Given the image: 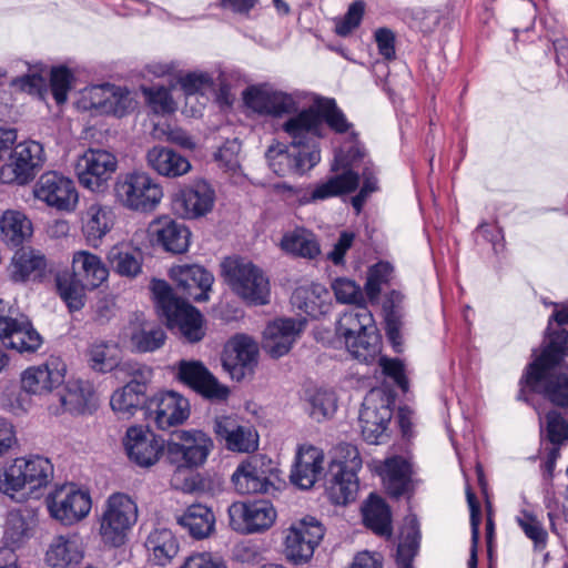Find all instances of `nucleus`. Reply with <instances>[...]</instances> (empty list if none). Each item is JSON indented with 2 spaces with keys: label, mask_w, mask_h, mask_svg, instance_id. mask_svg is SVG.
Listing matches in <instances>:
<instances>
[{
  "label": "nucleus",
  "mask_w": 568,
  "mask_h": 568,
  "mask_svg": "<svg viewBox=\"0 0 568 568\" xmlns=\"http://www.w3.org/2000/svg\"><path fill=\"white\" fill-rule=\"evenodd\" d=\"M555 307L548 320L546 336L548 344L526 368L519 384L518 398L525 399L527 390L544 394L554 404L568 406V376L554 377L551 371L568 357V332L566 329L551 331L552 322L559 326L568 325V301L550 303Z\"/></svg>",
  "instance_id": "1"
},
{
  "label": "nucleus",
  "mask_w": 568,
  "mask_h": 568,
  "mask_svg": "<svg viewBox=\"0 0 568 568\" xmlns=\"http://www.w3.org/2000/svg\"><path fill=\"white\" fill-rule=\"evenodd\" d=\"M214 447L212 438L200 429H183L166 444V458L175 467L171 485L175 489L190 493L196 480L192 470L203 466Z\"/></svg>",
  "instance_id": "2"
},
{
  "label": "nucleus",
  "mask_w": 568,
  "mask_h": 568,
  "mask_svg": "<svg viewBox=\"0 0 568 568\" xmlns=\"http://www.w3.org/2000/svg\"><path fill=\"white\" fill-rule=\"evenodd\" d=\"M336 332L355 359L371 363L379 355V334L373 314L366 305H358L343 313L337 322Z\"/></svg>",
  "instance_id": "3"
},
{
  "label": "nucleus",
  "mask_w": 568,
  "mask_h": 568,
  "mask_svg": "<svg viewBox=\"0 0 568 568\" xmlns=\"http://www.w3.org/2000/svg\"><path fill=\"white\" fill-rule=\"evenodd\" d=\"M364 159V150L352 133V140L335 153L331 165L333 172L339 170L343 172L317 183L311 191L307 202L324 201L355 191L359 183V175L354 169L362 163L365 164Z\"/></svg>",
  "instance_id": "4"
},
{
  "label": "nucleus",
  "mask_w": 568,
  "mask_h": 568,
  "mask_svg": "<svg viewBox=\"0 0 568 568\" xmlns=\"http://www.w3.org/2000/svg\"><path fill=\"white\" fill-rule=\"evenodd\" d=\"M151 291L156 307L165 317L170 328H178L190 343H196L204 337L202 314L191 304L175 297L165 281L153 280Z\"/></svg>",
  "instance_id": "5"
},
{
  "label": "nucleus",
  "mask_w": 568,
  "mask_h": 568,
  "mask_svg": "<svg viewBox=\"0 0 568 568\" xmlns=\"http://www.w3.org/2000/svg\"><path fill=\"white\" fill-rule=\"evenodd\" d=\"M222 276L231 290L248 304L265 305L270 302V282L252 262L242 257H226Z\"/></svg>",
  "instance_id": "6"
},
{
  "label": "nucleus",
  "mask_w": 568,
  "mask_h": 568,
  "mask_svg": "<svg viewBox=\"0 0 568 568\" xmlns=\"http://www.w3.org/2000/svg\"><path fill=\"white\" fill-rule=\"evenodd\" d=\"M138 520V506L128 495L115 493L108 497L99 517V535L109 547H121Z\"/></svg>",
  "instance_id": "7"
},
{
  "label": "nucleus",
  "mask_w": 568,
  "mask_h": 568,
  "mask_svg": "<svg viewBox=\"0 0 568 568\" xmlns=\"http://www.w3.org/2000/svg\"><path fill=\"white\" fill-rule=\"evenodd\" d=\"M114 197L129 211L149 213L160 204L163 191L150 174L133 171L116 178Z\"/></svg>",
  "instance_id": "8"
},
{
  "label": "nucleus",
  "mask_w": 568,
  "mask_h": 568,
  "mask_svg": "<svg viewBox=\"0 0 568 568\" xmlns=\"http://www.w3.org/2000/svg\"><path fill=\"white\" fill-rule=\"evenodd\" d=\"M16 129L0 126V180L3 183L26 184L34 169L32 141L17 142Z\"/></svg>",
  "instance_id": "9"
},
{
  "label": "nucleus",
  "mask_w": 568,
  "mask_h": 568,
  "mask_svg": "<svg viewBox=\"0 0 568 568\" xmlns=\"http://www.w3.org/2000/svg\"><path fill=\"white\" fill-rule=\"evenodd\" d=\"M131 92L123 87L104 83L84 88L77 100V108L92 115L123 118L136 108Z\"/></svg>",
  "instance_id": "10"
},
{
  "label": "nucleus",
  "mask_w": 568,
  "mask_h": 568,
  "mask_svg": "<svg viewBox=\"0 0 568 568\" xmlns=\"http://www.w3.org/2000/svg\"><path fill=\"white\" fill-rule=\"evenodd\" d=\"M44 503L50 517L64 527L83 521L92 509L90 493L75 484L57 486L47 495Z\"/></svg>",
  "instance_id": "11"
},
{
  "label": "nucleus",
  "mask_w": 568,
  "mask_h": 568,
  "mask_svg": "<svg viewBox=\"0 0 568 568\" xmlns=\"http://www.w3.org/2000/svg\"><path fill=\"white\" fill-rule=\"evenodd\" d=\"M301 100V92H285L267 83L251 85L243 92V101L248 110L273 119L295 113L300 109Z\"/></svg>",
  "instance_id": "12"
},
{
  "label": "nucleus",
  "mask_w": 568,
  "mask_h": 568,
  "mask_svg": "<svg viewBox=\"0 0 568 568\" xmlns=\"http://www.w3.org/2000/svg\"><path fill=\"white\" fill-rule=\"evenodd\" d=\"M325 535L323 524L312 516L293 521L283 530L286 559L295 565L308 562Z\"/></svg>",
  "instance_id": "13"
},
{
  "label": "nucleus",
  "mask_w": 568,
  "mask_h": 568,
  "mask_svg": "<svg viewBox=\"0 0 568 568\" xmlns=\"http://www.w3.org/2000/svg\"><path fill=\"white\" fill-rule=\"evenodd\" d=\"M118 170V158L111 151L90 148L75 163V175L81 186L91 192H101Z\"/></svg>",
  "instance_id": "14"
},
{
  "label": "nucleus",
  "mask_w": 568,
  "mask_h": 568,
  "mask_svg": "<svg viewBox=\"0 0 568 568\" xmlns=\"http://www.w3.org/2000/svg\"><path fill=\"white\" fill-rule=\"evenodd\" d=\"M392 415L389 398L383 390L372 389L364 398L358 417L363 438L368 444H383L388 437Z\"/></svg>",
  "instance_id": "15"
},
{
  "label": "nucleus",
  "mask_w": 568,
  "mask_h": 568,
  "mask_svg": "<svg viewBox=\"0 0 568 568\" xmlns=\"http://www.w3.org/2000/svg\"><path fill=\"white\" fill-rule=\"evenodd\" d=\"M320 115L315 103L306 109H298L295 113L288 114V118L282 124V130L290 139V144L293 149H298L303 152L320 150L317 140L325 134V126Z\"/></svg>",
  "instance_id": "16"
},
{
  "label": "nucleus",
  "mask_w": 568,
  "mask_h": 568,
  "mask_svg": "<svg viewBox=\"0 0 568 568\" xmlns=\"http://www.w3.org/2000/svg\"><path fill=\"white\" fill-rule=\"evenodd\" d=\"M16 311L9 302L0 300V341L3 347L19 354L36 352V331L32 322L24 315L14 316Z\"/></svg>",
  "instance_id": "17"
},
{
  "label": "nucleus",
  "mask_w": 568,
  "mask_h": 568,
  "mask_svg": "<svg viewBox=\"0 0 568 568\" xmlns=\"http://www.w3.org/2000/svg\"><path fill=\"white\" fill-rule=\"evenodd\" d=\"M230 526L241 534L267 530L276 519V510L270 501L233 503L229 509Z\"/></svg>",
  "instance_id": "18"
},
{
  "label": "nucleus",
  "mask_w": 568,
  "mask_h": 568,
  "mask_svg": "<svg viewBox=\"0 0 568 568\" xmlns=\"http://www.w3.org/2000/svg\"><path fill=\"white\" fill-rule=\"evenodd\" d=\"M257 359V343L251 336L237 334L225 344L222 365L232 379L240 382L254 373Z\"/></svg>",
  "instance_id": "19"
},
{
  "label": "nucleus",
  "mask_w": 568,
  "mask_h": 568,
  "mask_svg": "<svg viewBox=\"0 0 568 568\" xmlns=\"http://www.w3.org/2000/svg\"><path fill=\"white\" fill-rule=\"evenodd\" d=\"M273 464L266 456H253L240 464L232 475L234 488L240 494H268L273 488Z\"/></svg>",
  "instance_id": "20"
},
{
  "label": "nucleus",
  "mask_w": 568,
  "mask_h": 568,
  "mask_svg": "<svg viewBox=\"0 0 568 568\" xmlns=\"http://www.w3.org/2000/svg\"><path fill=\"white\" fill-rule=\"evenodd\" d=\"M270 169L277 175L304 174L312 170L321 161V151L311 150L303 152L290 148L283 143L268 146L265 153Z\"/></svg>",
  "instance_id": "21"
},
{
  "label": "nucleus",
  "mask_w": 568,
  "mask_h": 568,
  "mask_svg": "<svg viewBox=\"0 0 568 568\" xmlns=\"http://www.w3.org/2000/svg\"><path fill=\"white\" fill-rule=\"evenodd\" d=\"M215 203V192L204 180H196L179 190L172 197V210L182 219H199L210 213Z\"/></svg>",
  "instance_id": "22"
},
{
  "label": "nucleus",
  "mask_w": 568,
  "mask_h": 568,
  "mask_svg": "<svg viewBox=\"0 0 568 568\" xmlns=\"http://www.w3.org/2000/svg\"><path fill=\"white\" fill-rule=\"evenodd\" d=\"M123 444L129 459L143 468L154 466L164 450L163 439L143 426L129 427Z\"/></svg>",
  "instance_id": "23"
},
{
  "label": "nucleus",
  "mask_w": 568,
  "mask_h": 568,
  "mask_svg": "<svg viewBox=\"0 0 568 568\" xmlns=\"http://www.w3.org/2000/svg\"><path fill=\"white\" fill-rule=\"evenodd\" d=\"M38 200L58 211L73 212L79 203V192L71 179L50 171L38 180Z\"/></svg>",
  "instance_id": "24"
},
{
  "label": "nucleus",
  "mask_w": 568,
  "mask_h": 568,
  "mask_svg": "<svg viewBox=\"0 0 568 568\" xmlns=\"http://www.w3.org/2000/svg\"><path fill=\"white\" fill-rule=\"evenodd\" d=\"M178 377L180 382L212 402L226 400L230 395V388L221 384L200 361H181L178 365Z\"/></svg>",
  "instance_id": "25"
},
{
  "label": "nucleus",
  "mask_w": 568,
  "mask_h": 568,
  "mask_svg": "<svg viewBox=\"0 0 568 568\" xmlns=\"http://www.w3.org/2000/svg\"><path fill=\"white\" fill-rule=\"evenodd\" d=\"M149 417L159 429L166 430L183 424L190 416L189 400L175 392L154 395L148 405Z\"/></svg>",
  "instance_id": "26"
},
{
  "label": "nucleus",
  "mask_w": 568,
  "mask_h": 568,
  "mask_svg": "<svg viewBox=\"0 0 568 568\" xmlns=\"http://www.w3.org/2000/svg\"><path fill=\"white\" fill-rule=\"evenodd\" d=\"M303 318H277L263 332L262 346L273 358L286 355L304 329Z\"/></svg>",
  "instance_id": "27"
},
{
  "label": "nucleus",
  "mask_w": 568,
  "mask_h": 568,
  "mask_svg": "<svg viewBox=\"0 0 568 568\" xmlns=\"http://www.w3.org/2000/svg\"><path fill=\"white\" fill-rule=\"evenodd\" d=\"M325 456L321 448L303 444L297 447L290 479L292 484L310 489L323 477Z\"/></svg>",
  "instance_id": "28"
},
{
  "label": "nucleus",
  "mask_w": 568,
  "mask_h": 568,
  "mask_svg": "<svg viewBox=\"0 0 568 568\" xmlns=\"http://www.w3.org/2000/svg\"><path fill=\"white\" fill-rule=\"evenodd\" d=\"M95 407L94 387L89 381L70 378L59 396V405L50 406L52 415L69 413L71 415H84Z\"/></svg>",
  "instance_id": "29"
},
{
  "label": "nucleus",
  "mask_w": 568,
  "mask_h": 568,
  "mask_svg": "<svg viewBox=\"0 0 568 568\" xmlns=\"http://www.w3.org/2000/svg\"><path fill=\"white\" fill-rule=\"evenodd\" d=\"M85 546L78 532L57 535L50 541L44 562L50 568H70L81 564L84 558Z\"/></svg>",
  "instance_id": "30"
},
{
  "label": "nucleus",
  "mask_w": 568,
  "mask_h": 568,
  "mask_svg": "<svg viewBox=\"0 0 568 568\" xmlns=\"http://www.w3.org/2000/svg\"><path fill=\"white\" fill-rule=\"evenodd\" d=\"M170 277L183 292L196 302H206L209 292L214 282V276L203 266L193 265H174L170 268Z\"/></svg>",
  "instance_id": "31"
},
{
  "label": "nucleus",
  "mask_w": 568,
  "mask_h": 568,
  "mask_svg": "<svg viewBox=\"0 0 568 568\" xmlns=\"http://www.w3.org/2000/svg\"><path fill=\"white\" fill-rule=\"evenodd\" d=\"M214 433L232 452L250 453L257 448L258 436L251 426L240 425L230 416H220L214 420Z\"/></svg>",
  "instance_id": "32"
},
{
  "label": "nucleus",
  "mask_w": 568,
  "mask_h": 568,
  "mask_svg": "<svg viewBox=\"0 0 568 568\" xmlns=\"http://www.w3.org/2000/svg\"><path fill=\"white\" fill-rule=\"evenodd\" d=\"M114 223L115 214L111 206L98 202L90 204L81 214V231L87 244L99 247Z\"/></svg>",
  "instance_id": "33"
},
{
  "label": "nucleus",
  "mask_w": 568,
  "mask_h": 568,
  "mask_svg": "<svg viewBox=\"0 0 568 568\" xmlns=\"http://www.w3.org/2000/svg\"><path fill=\"white\" fill-rule=\"evenodd\" d=\"M149 233L166 252L182 254L190 246V230L168 216L154 220L149 226Z\"/></svg>",
  "instance_id": "34"
},
{
  "label": "nucleus",
  "mask_w": 568,
  "mask_h": 568,
  "mask_svg": "<svg viewBox=\"0 0 568 568\" xmlns=\"http://www.w3.org/2000/svg\"><path fill=\"white\" fill-rule=\"evenodd\" d=\"M36 479V460L32 456L16 458L10 465L0 469V491L17 498L28 486L32 491Z\"/></svg>",
  "instance_id": "35"
},
{
  "label": "nucleus",
  "mask_w": 568,
  "mask_h": 568,
  "mask_svg": "<svg viewBox=\"0 0 568 568\" xmlns=\"http://www.w3.org/2000/svg\"><path fill=\"white\" fill-rule=\"evenodd\" d=\"M383 484L393 497H399L414 489L413 470L408 460L394 456L375 466Z\"/></svg>",
  "instance_id": "36"
},
{
  "label": "nucleus",
  "mask_w": 568,
  "mask_h": 568,
  "mask_svg": "<svg viewBox=\"0 0 568 568\" xmlns=\"http://www.w3.org/2000/svg\"><path fill=\"white\" fill-rule=\"evenodd\" d=\"M145 160L152 171L169 179L184 176L192 170V164L187 158L163 145H154L149 149Z\"/></svg>",
  "instance_id": "37"
},
{
  "label": "nucleus",
  "mask_w": 568,
  "mask_h": 568,
  "mask_svg": "<svg viewBox=\"0 0 568 568\" xmlns=\"http://www.w3.org/2000/svg\"><path fill=\"white\" fill-rule=\"evenodd\" d=\"M292 305L311 317L325 315L332 307V295L326 286L310 283L295 288L291 297Z\"/></svg>",
  "instance_id": "38"
},
{
  "label": "nucleus",
  "mask_w": 568,
  "mask_h": 568,
  "mask_svg": "<svg viewBox=\"0 0 568 568\" xmlns=\"http://www.w3.org/2000/svg\"><path fill=\"white\" fill-rule=\"evenodd\" d=\"M33 224L20 211L7 210L0 216V235L3 243L10 247H18L31 239Z\"/></svg>",
  "instance_id": "39"
},
{
  "label": "nucleus",
  "mask_w": 568,
  "mask_h": 568,
  "mask_svg": "<svg viewBox=\"0 0 568 568\" xmlns=\"http://www.w3.org/2000/svg\"><path fill=\"white\" fill-rule=\"evenodd\" d=\"M358 490V478L352 471L328 468L325 480V493L328 499L335 505H346L355 499Z\"/></svg>",
  "instance_id": "40"
},
{
  "label": "nucleus",
  "mask_w": 568,
  "mask_h": 568,
  "mask_svg": "<svg viewBox=\"0 0 568 568\" xmlns=\"http://www.w3.org/2000/svg\"><path fill=\"white\" fill-rule=\"evenodd\" d=\"M149 560L158 566H166L179 552V542L170 529L156 528L145 541Z\"/></svg>",
  "instance_id": "41"
},
{
  "label": "nucleus",
  "mask_w": 568,
  "mask_h": 568,
  "mask_svg": "<svg viewBox=\"0 0 568 568\" xmlns=\"http://www.w3.org/2000/svg\"><path fill=\"white\" fill-rule=\"evenodd\" d=\"M129 336L132 347L140 353L154 352L165 342V333L152 323L136 316L129 326Z\"/></svg>",
  "instance_id": "42"
},
{
  "label": "nucleus",
  "mask_w": 568,
  "mask_h": 568,
  "mask_svg": "<svg viewBox=\"0 0 568 568\" xmlns=\"http://www.w3.org/2000/svg\"><path fill=\"white\" fill-rule=\"evenodd\" d=\"M144 394V384L136 381L129 382L112 394L110 399L112 410L119 418L129 419L143 404Z\"/></svg>",
  "instance_id": "43"
},
{
  "label": "nucleus",
  "mask_w": 568,
  "mask_h": 568,
  "mask_svg": "<svg viewBox=\"0 0 568 568\" xmlns=\"http://www.w3.org/2000/svg\"><path fill=\"white\" fill-rule=\"evenodd\" d=\"M179 525L185 528L195 539H203L214 530L215 516L213 511L202 504H194L178 518Z\"/></svg>",
  "instance_id": "44"
},
{
  "label": "nucleus",
  "mask_w": 568,
  "mask_h": 568,
  "mask_svg": "<svg viewBox=\"0 0 568 568\" xmlns=\"http://www.w3.org/2000/svg\"><path fill=\"white\" fill-rule=\"evenodd\" d=\"M72 267L74 275L81 276L92 288L100 286L109 276L102 260L89 251L74 252Z\"/></svg>",
  "instance_id": "45"
},
{
  "label": "nucleus",
  "mask_w": 568,
  "mask_h": 568,
  "mask_svg": "<svg viewBox=\"0 0 568 568\" xmlns=\"http://www.w3.org/2000/svg\"><path fill=\"white\" fill-rule=\"evenodd\" d=\"M281 248L291 255L315 258L321 253L320 243L315 234L304 227H296L286 232L280 243Z\"/></svg>",
  "instance_id": "46"
},
{
  "label": "nucleus",
  "mask_w": 568,
  "mask_h": 568,
  "mask_svg": "<svg viewBox=\"0 0 568 568\" xmlns=\"http://www.w3.org/2000/svg\"><path fill=\"white\" fill-rule=\"evenodd\" d=\"M365 525L375 534L390 537L392 515L387 504L378 496L371 495L363 506Z\"/></svg>",
  "instance_id": "47"
},
{
  "label": "nucleus",
  "mask_w": 568,
  "mask_h": 568,
  "mask_svg": "<svg viewBox=\"0 0 568 568\" xmlns=\"http://www.w3.org/2000/svg\"><path fill=\"white\" fill-rule=\"evenodd\" d=\"M33 517L28 510H11L6 520L4 547H19L30 538L33 528Z\"/></svg>",
  "instance_id": "48"
},
{
  "label": "nucleus",
  "mask_w": 568,
  "mask_h": 568,
  "mask_svg": "<svg viewBox=\"0 0 568 568\" xmlns=\"http://www.w3.org/2000/svg\"><path fill=\"white\" fill-rule=\"evenodd\" d=\"M419 529L415 517H407L400 530L396 561L402 568H413L412 561L419 548Z\"/></svg>",
  "instance_id": "49"
},
{
  "label": "nucleus",
  "mask_w": 568,
  "mask_h": 568,
  "mask_svg": "<svg viewBox=\"0 0 568 568\" xmlns=\"http://www.w3.org/2000/svg\"><path fill=\"white\" fill-rule=\"evenodd\" d=\"M108 261L121 276L135 277L141 273L139 254L125 244H115L108 252Z\"/></svg>",
  "instance_id": "50"
},
{
  "label": "nucleus",
  "mask_w": 568,
  "mask_h": 568,
  "mask_svg": "<svg viewBox=\"0 0 568 568\" xmlns=\"http://www.w3.org/2000/svg\"><path fill=\"white\" fill-rule=\"evenodd\" d=\"M119 362V349L115 344L100 341L92 343L88 348V363L94 372H110Z\"/></svg>",
  "instance_id": "51"
},
{
  "label": "nucleus",
  "mask_w": 568,
  "mask_h": 568,
  "mask_svg": "<svg viewBox=\"0 0 568 568\" xmlns=\"http://www.w3.org/2000/svg\"><path fill=\"white\" fill-rule=\"evenodd\" d=\"M67 365L60 356L50 355L38 364V386L52 390L60 386L65 378Z\"/></svg>",
  "instance_id": "52"
},
{
  "label": "nucleus",
  "mask_w": 568,
  "mask_h": 568,
  "mask_svg": "<svg viewBox=\"0 0 568 568\" xmlns=\"http://www.w3.org/2000/svg\"><path fill=\"white\" fill-rule=\"evenodd\" d=\"M57 287L63 302L71 312L79 311L84 305V287L73 275L58 274Z\"/></svg>",
  "instance_id": "53"
},
{
  "label": "nucleus",
  "mask_w": 568,
  "mask_h": 568,
  "mask_svg": "<svg viewBox=\"0 0 568 568\" xmlns=\"http://www.w3.org/2000/svg\"><path fill=\"white\" fill-rule=\"evenodd\" d=\"M146 104L156 114H171L178 109L171 89L164 85L141 87Z\"/></svg>",
  "instance_id": "54"
},
{
  "label": "nucleus",
  "mask_w": 568,
  "mask_h": 568,
  "mask_svg": "<svg viewBox=\"0 0 568 568\" xmlns=\"http://www.w3.org/2000/svg\"><path fill=\"white\" fill-rule=\"evenodd\" d=\"M315 108L321 114L322 123L327 124L333 131L337 133L346 132L351 124L346 120L344 113L336 106L333 99L317 98L315 100Z\"/></svg>",
  "instance_id": "55"
},
{
  "label": "nucleus",
  "mask_w": 568,
  "mask_h": 568,
  "mask_svg": "<svg viewBox=\"0 0 568 568\" xmlns=\"http://www.w3.org/2000/svg\"><path fill=\"white\" fill-rule=\"evenodd\" d=\"M394 268L390 263L381 261L368 268L365 283V293L369 300H376L383 285L390 282Z\"/></svg>",
  "instance_id": "56"
},
{
  "label": "nucleus",
  "mask_w": 568,
  "mask_h": 568,
  "mask_svg": "<svg viewBox=\"0 0 568 568\" xmlns=\"http://www.w3.org/2000/svg\"><path fill=\"white\" fill-rule=\"evenodd\" d=\"M336 466L337 470L352 471L357 475L362 468V458L356 446L342 443L334 448L333 458L328 465L329 469Z\"/></svg>",
  "instance_id": "57"
},
{
  "label": "nucleus",
  "mask_w": 568,
  "mask_h": 568,
  "mask_svg": "<svg viewBox=\"0 0 568 568\" xmlns=\"http://www.w3.org/2000/svg\"><path fill=\"white\" fill-rule=\"evenodd\" d=\"M179 83L186 99L200 94L204 97L209 92H213L215 88L214 79L209 72H189L180 77Z\"/></svg>",
  "instance_id": "58"
},
{
  "label": "nucleus",
  "mask_w": 568,
  "mask_h": 568,
  "mask_svg": "<svg viewBox=\"0 0 568 568\" xmlns=\"http://www.w3.org/2000/svg\"><path fill=\"white\" fill-rule=\"evenodd\" d=\"M310 415L313 419L321 422L331 417L336 410V396L334 392L317 389L308 398Z\"/></svg>",
  "instance_id": "59"
},
{
  "label": "nucleus",
  "mask_w": 568,
  "mask_h": 568,
  "mask_svg": "<svg viewBox=\"0 0 568 568\" xmlns=\"http://www.w3.org/2000/svg\"><path fill=\"white\" fill-rule=\"evenodd\" d=\"M332 290L341 304H352L354 307L365 305V296L361 286L353 280L338 277L333 281Z\"/></svg>",
  "instance_id": "60"
},
{
  "label": "nucleus",
  "mask_w": 568,
  "mask_h": 568,
  "mask_svg": "<svg viewBox=\"0 0 568 568\" xmlns=\"http://www.w3.org/2000/svg\"><path fill=\"white\" fill-rule=\"evenodd\" d=\"M365 12V3L362 0L352 2L343 17L334 19V31L339 37H348L359 26Z\"/></svg>",
  "instance_id": "61"
},
{
  "label": "nucleus",
  "mask_w": 568,
  "mask_h": 568,
  "mask_svg": "<svg viewBox=\"0 0 568 568\" xmlns=\"http://www.w3.org/2000/svg\"><path fill=\"white\" fill-rule=\"evenodd\" d=\"M36 271V253L32 247H21L11 263V276L16 282H24Z\"/></svg>",
  "instance_id": "62"
},
{
  "label": "nucleus",
  "mask_w": 568,
  "mask_h": 568,
  "mask_svg": "<svg viewBox=\"0 0 568 568\" xmlns=\"http://www.w3.org/2000/svg\"><path fill=\"white\" fill-rule=\"evenodd\" d=\"M36 395V366L27 367L20 374L19 389L16 395V405L23 412H28L33 406V396Z\"/></svg>",
  "instance_id": "63"
},
{
  "label": "nucleus",
  "mask_w": 568,
  "mask_h": 568,
  "mask_svg": "<svg viewBox=\"0 0 568 568\" xmlns=\"http://www.w3.org/2000/svg\"><path fill=\"white\" fill-rule=\"evenodd\" d=\"M72 78L71 71L63 65L51 69L50 89L58 105H62L67 102Z\"/></svg>",
  "instance_id": "64"
}]
</instances>
